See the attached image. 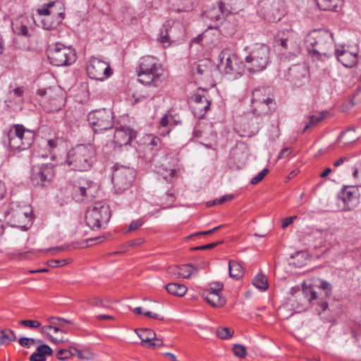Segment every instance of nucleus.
I'll return each instance as SVG.
<instances>
[{"label": "nucleus", "instance_id": "1", "mask_svg": "<svg viewBox=\"0 0 361 361\" xmlns=\"http://www.w3.org/2000/svg\"><path fill=\"white\" fill-rule=\"evenodd\" d=\"M305 44L308 54L313 60L324 61L331 56L334 39L328 31L314 30L310 32L305 37Z\"/></svg>", "mask_w": 361, "mask_h": 361}, {"label": "nucleus", "instance_id": "2", "mask_svg": "<svg viewBox=\"0 0 361 361\" xmlns=\"http://www.w3.org/2000/svg\"><path fill=\"white\" fill-rule=\"evenodd\" d=\"M164 70L158 59L146 56L140 59L138 81L145 86L159 87L164 80Z\"/></svg>", "mask_w": 361, "mask_h": 361}, {"label": "nucleus", "instance_id": "3", "mask_svg": "<svg viewBox=\"0 0 361 361\" xmlns=\"http://www.w3.org/2000/svg\"><path fill=\"white\" fill-rule=\"evenodd\" d=\"M96 149L92 145H79L68 152L66 164L73 170L86 171L96 161Z\"/></svg>", "mask_w": 361, "mask_h": 361}, {"label": "nucleus", "instance_id": "4", "mask_svg": "<svg viewBox=\"0 0 361 361\" xmlns=\"http://www.w3.org/2000/svg\"><path fill=\"white\" fill-rule=\"evenodd\" d=\"M269 92L267 87H259L252 91V112L254 116L264 117L275 112L276 104Z\"/></svg>", "mask_w": 361, "mask_h": 361}, {"label": "nucleus", "instance_id": "5", "mask_svg": "<svg viewBox=\"0 0 361 361\" xmlns=\"http://www.w3.org/2000/svg\"><path fill=\"white\" fill-rule=\"evenodd\" d=\"M269 47L264 44H256L245 58V63L250 73H256L266 68L269 62Z\"/></svg>", "mask_w": 361, "mask_h": 361}, {"label": "nucleus", "instance_id": "6", "mask_svg": "<svg viewBox=\"0 0 361 361\" xmlns=\"http://www.w3.org/2000/svg\"><path fill=\"white\" fill-rule=\"evenodd\" d=\"M8 145L13 151L28 149L33 142V132L26 129L21 124L13 125L8 133Z\"/></svg>", "mask_w": 361, "mask_h": 361}, {"label": "nucleus", "instance_id": "7", "mask_svg": "<svg viewBox=\"0 0 361 361\" xmlns=\"http://www.w3.org/2000/svg\"><path fill=\"white\" fill-rule=\"evenodd\" d=\"M109 206L103 202H96L85 214V221L91 228H99L109 222L111 218Z\"/></svg>", "mask_w": 361, "mask_h": 361}, {"label": "nucleus", "instance_id": "8", "mask_svg": "<svg viewBox=\"0 0 361 361\" xmlns=\"http://www.w3.org/2000/svg\"><path fill=\"white\" fill-rule=\"evenodd\" d=\"M48 59L53 66H70L75 61L76 53L73 49L56 43L53 47L49 49Z\"/></svg>", "mask_w": 361, "mask_h": 361}, {"label": "nucleus", "instance_id": "9", "mask_svg": "<svg viewBox=\"0 0 361 361\" xmlns=\"http://www.w3.org/2000/svg\"><path fill=\"white\" fill-rule=\"evenodd\" d=\"M54 175L55 171L53 164H36L31 169L30 180L35 186L44 188L51 183Z\"/></svg>", "mask_w": 361, "mask_h": 361}, {"label": "nucleus", "instance_id": "10", "mask_svg": "<svg viewBox=\"0 0 361 361\" xmlns=\"http://www.w3.org/2000/svg\"><path fill=\"white\" fill-rule=\"evenodd\" d=\"M219 59L218 69L225 74H241L244 70L243 63L229 49L222 50L219 55Z\"/></svg>", "mask_w": 361, "mask_h": 361}, {"label": "nucleus", "instance_id": "11", "mask_svg": "<svg viewBox=\"0 0 361 361\" xmlns=\"http://www.w3.org/2000/svg\"><path fill=\"white\" fill-rule=\"evenodd\" d=\"M360 192L357 186L343 185L337 194L338 207L341 211H351L360 202Z\"/></svg>", "mask_w": 361, "mask_h": 361}, {"label": "nucleus", "instance_id": "12", "mask_svg": "<svg viewBox=\"0 0 361 361\" xmlns=\"http://www.w3.org/2000/svg\"><path fill=\"white\" fill-rule=\"evenodd\" d=\"M87 121L95 133L106 130L114 126L113 112L106 109L92 111L88 114Z\"/></svg>", "mask_w": 361, "mask_h": 361}, {"label": "nucleus", "instance_id": "13", "mask_svg": "<svg viewBox=\"0 0 361 361\" xmlns=\"http://www.w3.org/2000/svg\"><path fill=\"white\" fill-rule=\"evenodd\" d=\"M259 13L269 22H277L284 15L282 0H262L259 3Z\"/></svg>", "mask_w": 361, "mask_h": 361}, {"label": "nucleus", "instance_id": "14", "mask_svg": "<svg viewBox=\"0 0 361 361\" xmlns=\"http://www.w3.org/2000/svg\"><path fill=\"white\" fill-rule=\"evenodd\" d=\"M86 70L91 79L100 81L109 78L113 74L109 63L96 57L90 59Z\"/></svg>", "mask_w": 361, "mask_h": 361}, {"label": "nucleus", "instance_id": "15", "mask_svg": "<svg viewBox=\"0 0 361 361\" xmlns=\"http://www.w3.org/2000/svg\"><path fill=\"white\" fill-rule=\"evenodd\" d=\"M135 172L133 168L126 166L116 167L112 175V182L118 191L128 189L134 181Z\"/></svg>", "mask_w": 361, "mask_h": 361}, {"label": "nucleus", "instance_id": "16", "mask_svg": "<svg viewBox=\"0 0 361 361\" xmlns=\"http://www.w3.org/2000/svg\"><path fill=\"white\" fill-rule=\"evenodd\" d=\"M11 221L13 226L27 229L32 221V209L28 205L18 206L16 209H11Z\"/></svg>", "mask_w": 361, "mask_h": 361}, {"label": "nucleus", "instance_id": "17", "mask_svg": "<svg viewBox=\"0 0 361 361\" xmlns=\"http://www.w3.org/2000/svg\"><path fill=\"white\" fill-rule=\"evenodd\" d=\"M245 4L246 0H221L219 2V11L222 16H227L243 10Z\"/></svg>", "mask_w": 361, "mask_h": 361}, {"label": "nucleus", "instance_id": "18", "mask_svg": "<svg viewBox=\"0 0 361 361\" xmlns=\"http://www.w3.org/2000/svg\"><path fill=\"white\" fill-rule=\"evenodd\" d=\"M135 138V133L129 127L121 126L116 128L114 133V142L118 146L128 145Z\"/></svg>", "mask_w": 361, "mask_h": 361}, {"label": "nucleus", "instance_id": "19", "mask_svg": "<svg viewBox=\"0 0 361 361\" xmlns=\"http://www.w3.org/2000/svg\"><path fill=\"white\" fill-rule=\"evenodd\" d=\"M182 25L179 23L171 22L168 20L164 24L160 32V42L162 44H169L171 39H174L176 36V31L180 30Z\"/></svg>", "mask_w": 361, "mask_h": 361}, {"label": "nucleus", "instance_id": "20", "mask_svg": "<svg viewBox=\"0 0 361 361\" xmlns=\"http://www.w3.org/2000/svg\"><path fill=\"white\" fill-rule=\"evenodd\" d=\"M302 291L308 301L312 305H318L321 308V312H324L328 308L329 304L328 302L323 298V293L321 292L319 295L316 291L311 288H305Z\"/></svg>", "mask_w": 361, "mask_h": 361}, {"label": "nucleus", "instance_id": "21", "mask_svg": "<svg viewBox=\"0 0 361 361\" xmlns=\"http://www.w3.org/2000/svg\"><path fill=\"white\" fill-rule=\"evenodd\" d=\"M335 54L338 61H340L345 67L352 68L357 63V54H352L344 49L335 50Z\"/></svg>", "mask_w": 361, "mask_h": 361}, {"label": "nucleus", "instance_id": "22", "mask_svg": "<svg viewBox=\"0 0 361 361\" xmlns=\"http://www.w3.org/2000/svg\"><path fill=\"white\" fill-rule=\"evenodd\" d=\"M169 272L184 279H189L197 272V269L190 264H187L179 267H171L169 268Z\"/></svg>", "mask_w": 361, "mask_h": 361}, {"label": "nucleus", "instance_id": "23", "mask_svg": "<svg viewBox=\"0 0 361 361\" xmlns=\"http://www.w3.org/2000/svg\"><path fill=\"white\" fill-rule=\"evenodd\" d=\"M217 28L223 36L231 37L237 31V23L235 20L225 19Z\"/></svg>", "mask_w": 361, "mask_h": 361}, {"label": "nucleus", "instance_id": "24", "mask_svg": "<svg viewBox=\"0 0 361 361\" xmlns=\"http://www.w3.org/2000/svg\"><path fill=\"white\" fill-rule=\"evenodd\" d=\"M247 153L243 150L235 148L233 149L231 153V162L236 164L235 168L238 169H242L246 164L247 161Z\"/></svg>", "mask_w": 361, "mask_h": 361}, {"label": "nucleus", "instance_id": "25", "mask_svg": "<svg viewBox=\"0 0 361 361\" xmlns=\"http://www.w3.org/2000/svg\"><path fill=\"white\" fill-rule=\"evenodd\" d=\"M27 24L28 20L26 18L17 19L12 23V30L18 35L30 37Z\"/></svg>", "mask_w": 361, "mask_h": 361}, {"label": "nucleus", "instance_id": "26", "mask_svg": "<svg viewBox=\"0 0 361 361\" xmlns=\"http://www.w3.org/2000/svg\"><path fill=\"white\" fill-rule=\"evenodd\" d=\"M52 349L46 344L41 345L37 348V351L30 357V361H45V355H51Z\"/></svg>", "mask_w": 361, "mask_h": 361}, {"label": "nucleus", "instance_id": "27", "mask_svg": "<svg viewBox=\"0 0 361 361\" xmlns=\"http://www.w3.org/2000/svg\"><path fill=\"white\" fill-rule=\"evenodd\" d=\"M202 298L208 302L212 307H223L226 300L224 297L217 293H202Z\"/></svg>", "mask_w": 361, "mask_h": 361}, {"label": "nucleus", "instance_id": "28", "mask_svg": "<svg viewBox=\"0 0 361 361\" xmlns=\"http://www.w3.org/2000/svg\"><path fill=\"white\" fill-rule=\"evenodd\" d=\"M96 185L92 182H86L80 184L75 188V192H79L80 195L87 199H92L94 197Z\"/></svg>", "mask_w": 361, "mask_h": 361}, {"label": "nucleus", "instance_id": "29", "mask_svg": "<svg viewBox=\"0 0 361 361\" xmlns=\"http://www.w3.org/2000/svg\"><path fill=\"white\" fill-rule=\"evenodd\" d=\"M228 271L230 277L240 279L244 275V269L238 262L230 260L228 262Z\"/></svg>", "mask_w": 361, "mask_h": 361}, {"label": "nucleus", "instance_id": "30", "mask_svg": "<svg viewBox=\"0 0 361 361\" xmlns=\"http://www.w3.org/2000/svg\"><path fill=\"white\" fill-rule=\"evenodd\" d=\"M193 101L195 102L194 109L197 111L206 112L210 106V102L207 98L200 94H195L193 97Z\"/></svg>", "mask_w": 361, "mask_h": 361}, {"label": "nucleus", "instance_id": "31", "mask_svg": "<svg viewBox=\"0 0 361 361\" xmlns=\"http://www.w3.org/2000/svg\"><path fill=\"white\" fill-rule=\"evenodd\" d=\"M165 288L169 294L178 297L183 296L188 290L185 285L178 283H169L165 286Z\"/></svg>", "mask_w": 361, "mask_h": 361}, {"label": "nucleus", "instance_id": "32", "mask_svg": "<svg viewBox=\"0 0 361 361\" xmlns=\"http://www.w3.org/2000/svg\"><path fill=\"white\" fill-rule=\"evenodd\" d=\"M358 139L355 135V130L353 128H348L344 131H342L338 137L337 141H343L344 145H348L350 143L354 142Z\"/></svg>", "mask_w": 361, "mask_h": 361}, {"label": "nucleus", "instance_id": "33", "mask_svg": "<svg viewBox=\"0 0 361 361\" xmlns=\"http://www.w3.org/2000/svg\"><path fill=\"white\" fill-rule=\"evenodd\" d=\"M321 10L334 11L341 3V0H315Z\"/></svg>", "mask_w": 361, "mask_h": 361}, {"label": "nucleus", "instance_id": "34", "mask_svg": "<svg viewBox=\"0 0 361 361\" xmlns=\"http://www.w3.org/2000/svg\"><path fill=\"white\" fill-rule=\"evenodd\" d=\"M170 3L178 12L192 8V0H170Z\"/></svg>", "mask_w": 361, "mask_h": 361}, {"label": "nucleus", "instance_id": "35", "mask_svg": "<svg viewBox=\"0 0 361 361\" xmlns=\"http://www.w3.org/2000/svg\"><path fill=\"white\" fill-rule=\"evenodd\" d=\"M16 336L13 331L11 329H3L0 331V345L15 341Z\"/></svg>", "mask_w": 361, "mask_h": 361}, {"label": "nucleus", "instance_id": "36", "mask_svg": "<svg viewBox=\"0 0 361 361\" xmlns=\"http://www.w3.org/2000/svg\"><path fill=\"white\" fill-rule=\"evenodd\" d=\"M263 124V117L254 116L250 119L248 130L252 134L257 133Z\"/></svg>", "mask_w": 361, "mask_h": 361}, {"label": "nucleus", "instance_id": "37", "mask_svg": "<svg viewBox=\"0 0 361 361\" xmlns=\"http://www.w3.org/2000/svg\"><path fill=\"white\" fill-rule=\"evenodd\" d=\"M252 284L258 289L265 290L268 288L267 276L262 274H257L252 280Z\"/></svg>", "mask_w": 361, "mask_h": 361}, {"label": "nucleus", "instance_id": "38", "mask_svg": "<svg viewBox=\"0 0 361 361\" xmlns=\"http://www.w3.org/2000/svg\"><path fill=\"white\" fill-rule=\"evenodd\" d=\"M137 335L142 341V344H149L151 341L156 339L155 332L149 329H141L140 333L137 334Z\"/></svg>", "mask_w": 361, "mask_h": 361}, {"label": "nucleus", "instance_id": "39", "mask_svg": "<svg viewBox=\"0 0 361 361\" xmlns=\"http://www.w3.org/2000/svg\"><path fill=\"white\" fill-rule=\"evenodd\" d=\"M49 111H58L63 106V99L61 96H57L53 99H50L49 102Z\"/></svg>", "mask_w": 361, "mask_h": 361}, {"label": "nucleus", "instance_id": "40", "mask_svg": "<svg viewBox=\"0 0 361 361\" xmlns=\"http://www.w3.org/2000/svg\"><path fill=\"white\" fill-rule=\"evenodd\" d=\"M324 119V114L322 112H320L317 114L312 115L310 116V123L306 124L303 128V133H305L310 126L316 125L319 123Z\"/></svg>", "mask_w": 361, "mask_h": 361}, {"label": "nucleus", "instance_id": "41", "mask_svg": "<svg viewBox=\"0 0 361 361\" xmlns=\"http://www.w3.org/2000/svg\"><path fill=\"white\" fill-rule=\"evenodd\" d=\"M48 321L50 324L54 326H58L61 328L64 327L65 324H71L72 322L69 320H67L64 318L57 317H51L48 319Z\"/></svg>", "mask_w": 361, "mask_h": 361}, {"label": "nucleus", "instance_id": "42", "mask_svg": "<svg viewBox=\"0 0 361 361\" xmlns=\"http://www.w3.org/2000/svg\"><path fill=\"white\" fill-rule=\"evenodd\" d=\"M286 33L284 32H279L275 37V45L281 46L283 48L286 49L288 38L285 37Z\"/></svg>", "mask_w": 361, "mask_h": 361}, {"label": "nucleus", "instance_id": "43", "mask_svg": "<svg viewBox=\"0 0 361 361\" xmlns=\"http://www.w3.org/2000/svg\"><path fill=\"white\" fill-rule=\"evenodd\" d=\"M233 334V331H231L229 328L224 327L221 329H218L216 331V336L218 338L226 340L232 337Z\"/></svg>", "mask_w": 361, "mask_h": 361}, {"label": "nucleus", "instance_id": "44", "mask_svg": "<svg viewBox=\"0 0 361 361\" xmlns=\"http://www.w3.org/2000/svg\"><path fill=\"white\" fill-rule=\"evenodd\" d=\"M159 144L160 139L158 137H152L147 145V150H150L152 152V154L154 155V152H157L159 149Z\"/></svg>", "mask_w": 361, "mask_h": 361}, {"label": "nucleus", "instance_id": "45", "mask_svg": "<svg viewBox=\"0 0 361 361\" xmlns=\"http://www.w3.org/2000/svg\"><path fill=\"white\" fill-rule=\"evenodd\" d=\"M233 354L240 358H243L246 356L247 351L245 346L240 344H235L233 347Z\"/></svg>", "mask_w": 361, "mask_h": 361}, {"label": "nucleus", "instance_id": "46", "mask_svg": "<svg viewBox=\"0 0 361 361\" xmlns=\"http://www.w3.org/2000/svg\"><path fill=\"white\" fill-rule=\"evenodd\" d=\"M224 288V284L221 282H213L209 284L207 293H217L220 294V292Z\"/></svg>", "mask_w": 361, "mask_h": 361}, {"label": "nucleus", "instance_id": "47", "mask_svg": "<svg viewBox=\"0 0 361 361\" xmlns=\"http://www.w3.org/2000/svg\"><path fill=\"white\" fill-rule=\"evenodd\" d=\"M319 288L324 291L326 298H330L331 295L332 286L326 281H322L319 285Z\"/></svg>", "mask_w": 361, "mask_h": 361}, {"label": "nucleus", "instance_id": "48", "mask_svg": "<svg viewBox=\"0 0 361 361\" xmlns=\"http://www.w3.org/2000/svg\"><path fill=\"white\" fill-rule=\"evenodd\" d=\"M164 201V204H167L166 207L171 205L176 200V197L173 192L171 191H168L165 193V195L161 198Z\"/></svg>", "mask_w": 361, "mask_h": 361}, {"label": "nucleus", "instance_id": "49", "mask_svg": "<svg viewBox=\"0 0 361 361\" xmlns=\"http://www.w3.org/2000/svg\"><path fill=\"white\" fill-rule=\"evenodd\" d=\"M353 176L357 178L361 185V160L357 161L354 166H353Z\"/></svg>", "mask_w": 361, "mask_h": 361}, {"label": "nucleus", "instance_id": "50", "mask_svg": "<svg viewBox=\"0 0 361 361\" xmlns=\"http://www.w3.org/2000/svg\"><path fill=\"white\" fill-rule=\"evenodd\" d=\"M18 342L21 346L29 348L30 345L34 344L35 342L40 343L41 341H37L31 338L22 337L19 339Z\"/></svg>", "mask_w": 361, "mask_h": 361}, {"label": "nucleus", "instance_id": "51", "mask_svg": "<svg viewBox=\"0 0 361 361\" xmlns=\"http://www.w3.org/2000/svg\"><path fill=\"white\" fill-rule=\"evenodd\" d=\"M268 169H264L261 172H259L257 176H255L251 179L250 183L252 185L257 184L264 178V177L268 173Z\"/></svg>", "mask_w": 361, "mask_h": 361}, {"label": "nucleus", "instance_id": "52", "mask_svg": "<svg viewBox=\"0 0 361 361\" xmlns=\"http://www.w3.org/2000/svg\"><path fill=\"white\" fill-rule=\"evenodd\" d=\"M159 173L162 176L164 179H165L168 182H170L171 181V179L174 177L176 171V169H171L169 171L166 170L162 172L159 171Z\"/></svg>", "mask_w": 361, "mask_h": 361}, {"label": "nucleus", "instance_id": "53", "mask_svg": "<svg viewBox=\"0 0 361 361\" xmlns=\"http://www.w3.org/2000/svg\"><path fill=\"white\" fill-rule=\"evenodd\" d=\"M58 143H59L58 138L50 139V140H47V146L49 147V151L50 154H51V159H55V155L52 154V152L58 146Z\"/></svg>", "mask_w": 361, "mask_h": 361}, {"label": "nucleus", "instance_id": "54", "mask_svg": "<svg viewBox=\"0 0 361 361\" xmlns=\"http://www.w3.org/2000/svg\"><path fill=\"white\" fill-rule=\"evenodd\" d=\"M56 357L58 359L65 360L71 357L70 348L68 349H61L57 352Z\"/></svg>", "mask_w": 361, "mask_h": 361}, {"label": "nucleus", "instance_id": "55", "mask_svg": "<svg viewBox=\"0 0 361 361\" xmlns=\"http://www.w3.org/2000/svg\"><path fill=\"white\" fill-rule=\"evenodd\" d=\"M70 350L71 352V357L72 356H75V357H78L80 360H88L90 359V357L88 356H85L82 351L75 347H72L71 346L70 347Z\"/></svg>", "mask_w": 361, "mask_h": 361}, {"label": "nucleus", "instance_id": "56", "mask_svg": "<svg viewBox=\"0 0 361 361\" xmlns=\"http://www.w3.org/2000/svg\"><path fill=\"white\" fill-rule=\"evenodd\" d=\"M207 63H209V62H204L197 66L196 71L198 74L203 75L210 71L209 67Z\"/></svg>", "mask_w": 361, "mask_h": 361}, {"label": "nucleus", "instance_id": "57", "mask_svg": "<svg viewBox=\"0 0 361 361\" xmlns=\"http://www.w3.org/2000/svg\"><path fill=\"white\" fill-rule=\"evenodd\" d=\"M216 13L217 11H216V9L213 8L212 10L205 11L204 13L207 18L212 20L218 21L221 19V15L217 14Z\"/></svg>", "mask_w": 361, "mask_h": 361}, {"label": "nucleus", "instance_id": "58", "mask_svg": "<svg viewBox=\"0 0 361 361\" xmlns=\"http://www.w3.org/2000/svg\"><path fill=\"white\" fill-rule=\"evenodd\" d=\"M20 324L30 328H38L40 326V322L37 320H21Z\"/></svg>", "mask_w": 361, "mask_h": 361}, {"label": "nucleus", "instance_id": "59", "mask_svg": "<svg viewBox=\"0 0 361 361\" xmlns=\"http://www.w3.org/2000/svg\"><path fill=\"white\" fill-rule=\"evenodd\" d=\"M221 243H222V241L212 243H209V244H207V245H201V246L193 247L192 250H203L212 249V248L215 247L216 245L221 244Z\"/></svg>", "mask_w": 361, "mask_h": 361}, {"label": "nucleus", "instance_id": "60", "mask_svg": "<svg viewBox=\"0 0 361 361\" xmlns=\"http://www.w3.org/2000/svg\"><path fill=\"white\" fill-rule=\"evenodd\" d=\"M42 23L44 29L47 30H53L55 27V25L50 22L49 17H47L42 20Z\"/></svg>", "mask_w": 361, "mask_h": 361}, {"label": "nucleus", "instance_id": "61", "mask_svg": "<svg viewBox=\"0 0 361 361\" xmlns=\"http://www.w3.org/2000/svg\"><path fill=\"white\" fill-rule=\"evenodd\" d=\"M143 224V221L141 219H138L137 221H132L130 225L128 226V231H133L135 229L140 227Z\"/></svg>", "mask_w": 361, "mask_h": 361}, {"label": "nucleus", "instance_id": "62", "mask_svg": "<svg viewBox=\"0 0 361 361\" xmlns=\"http://www.w3.org/2000/svg\"><path fill=\"white\" fill-rule=\"evenodd\" d=\"M88 302L92 306L95 307H104L103 301L101 298H94L92 299H90Z\"/></svg>", "mask_w": 361, "mask_h": 361}, {"label": "nucleus", "instance_id": "63", "mask_svg": "<svg viewBox=\"0 0 361 361\" xmlns=\"http://www.w3.org/2000/svg\"><path fill=\"white\" fill-rule=\"evenodd\" d=\"M164 344L161 338H157V337H156V339L151 341L148 344V347H152V348H158V347H161V346H164Z\"/></svg>", "mask_w": 361, "mask_h": 361}, {"label": "nucleus", "instance_id": "64", "mask_svg": "<svg viewBox=\"0 0 361 361\" xmlns=\"http://www.w3.org/2000/svg\"><path fill=\"white\" fill-rule=\"evenodd\" d=\"M297 218L296 216H288V217H286V219H284L282 221V228H285L286 227H288L289 225H290L293 222V220Z\"/></svg>", "mask_w": 361, "mask_h": 361}]
</instances>
